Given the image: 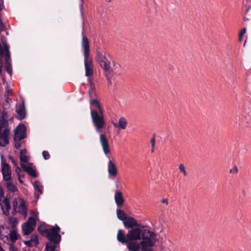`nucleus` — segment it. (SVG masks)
I'll return each instance as SVG.
<instances>
[{
    "mask_svg": "<svg viewBox=\"0 0 251 251\" xmlns=\"http://www.w3.org/2000/svg\"><path fill=\"white\" fill-rule=\"evenodd\" d=\"M123 224L126 229L130 228L127 233V237L130 241L141 240V247L152 245L157 240L156 234L145 229V226L138 224L137 220L132 217H127L123 221Z\"/></svg>",
    "mask_w": 251,
    "mask_h": 251,
    "instance_id": "obj_1",
    "label": "nucleus"
},
{
    "mask_svg": "<svg viewBox=\"0 0 251 251\" xmlns=\"http://www.w3.org/2000/svg\"><path fill=\"white\" fill-rule=\"evenodd\" d=\"M92 109L91 116L92 123L98 133L100 135V142L103 151L105 155L110 152L108 140L105 134L101 133L102 129L106 125L103 111L100 103L96 99H92L90 101Z\"/></svg>",
    "mask_w": 251,
    "mask_h": 251,
    "instance_id": "obj_2",
    "label": "nucleus"
},
{
    "mask_svg": "<svg viewBox=\"0 0 251 251\" xmlns=\"http://www.w3.org/2000/svg\"><path fill=\"white\" fill-rule=\"evenodd\" d=\"M81 41V46L84 56V66L85 75L87 77H90L93 75V65L92 59L90 57V46L88 40L86 36H83Z\"/></svg>",
    "mask_w": 251,
    "mask_h": 251,
    "instance_id": "obj_3",
    "label": "nucleus"
},
{
    "mask_svg": "<svg viewBox=\"0 0 251 251\" xmlns=\"http://www.w3.org/2000/svg\"><path fill=\"white\" fill-rule=\"evenodd\" d=\"M38 230L43 236H45L50 242L53 243H59L61 240V236L59 234L60 227L55 225L51 228H44L41 226L38 227Z\"/></svg>",
    "mask_w": 251,
    "mask_h": 251,
    "instance_id": "obj_4",
    "label": "nucleus"
},
{
    "mask_svg": "<svg viewBox=\"0 0 251 251\" xmlns=\"http://www.w3.org/2000/svg\"><path fill=\"white\" fill-rule=\"evenodd\" d=\"M117 240L122 244L126 245L127 249L130 251H139L141 244L136 241H130L127 237V234L126 235L125 232L122 230L118 231Z\"/></svg>",
    "mask_w": 251,
    "mask_h": 251,
    "instance_id": "obj_5",
    "label": "nucleus"
},
{
    "mask_svg": "<svg viewBox=\"0 0 251 251\" xmlns=\"http://www.w3.org/2000/svg\"><path fill=\"white\" fill-rule=\"evenodd\" d=\"M3 47L1 46L0 43V56L2 57L4 56L5 69L7 72L11 75L12 68L10 63V52L8 46L5 43V41L2 40Z\"/></svg>",
    "mask_w": 251,
    "mask_h": 251,
    "instance_id": "obj_6",
    "label": "nucleus"
},
{
    "mask_svg": "<svg viewBox=\"0 0 251 251\" xmlns=\"http://www.w3.org/2000/svg\"><path fill=\"white\" fill-rule=\"evenodd\" d=\"M96 59L100 66L106 72L110 70V61L105 56V53L102 50H97Z\"/></svg>",
    "mask_w": 251,
    "mask_h": 251,
    "instance_id": "obj_7",
    "label": "nucleus"
},
{
    "mask_svg": "<svg viewBox=\"0 0 251 251\" xmlns=\"http://www.w3.org/2000/svg\"><path fill=\"white\" fill-rule=\"evenodd\" d=\"M10 131L8 128L7 122L2 121L0 123V146H5L9 143L8 137Z\"/></svg>",
    "mask_w": 251,
    "mask_h": 251,
    "instance_id": "obj_8",
    "label": "nucleus"
},
{
    "mask_svg": "<svg viewBox=\"0 0 251 251\" xmlns=\"http://www.w3.org/2000/svg\"><path fill=\"white\" fill-rule=\"evenodd\" d=\"M1 171L3 179L4 181L11 180V171L9 165L4 160H2L1 163Z\"/></svg>",
    "mask_w": 251,
    "mask_h": 251,
    "instance_id": "obj_9",
    "label": "nucleus"
},
{
    "mask_svg": "<svg viewBox=\"0 0 251 251\" xmlns=\"http://www.w3.org/2000/svg\"><path fill=\"white\" fill-rule=\"evenodd\" d=\"M26 127L25 125L22 124L19 125L15 129L14 133V141H20L21 140L25 138V136Z\"/></svg>",
    "mask_w": 251,
    "mask_h": 251,
    "instance_id": "obj_10",
    "label": "nucleus"
},
{
    "mask_svg": "<svg viewBox=\"0 0 251 251\" xmlns=\"http://www.w3.org/2000/svg\"><path fill=\"white\" fill-rule=\"evenodd\" d=\"M35 224L36 222L34 218L32 217L29 218L26 224L23 226L22 227L24 235H29L34 230Z\"/></svg>",
    "mask_w": 251,
    "mask_h": 251,
    "instance_id": "obj_11",
    "label": "nucleus"
},
{
    "mask_svg": "<svg viewBox=\"0 0 251 251\" xmlns=\"http://www.w3.org/2000/svg\"><path fill=\"white\" fill-rule=\"evenodd\" d=\"M107 169L109 175L111 176L115 177L118 174V170L115 164L110 159L109 160L107 164Z\"/></svg>",
    "mask_w": 251,
    "mask_h": 251,
    "instance_id": "obj_12",
    "label": "nucleus"
},
{
    "mask_svg": "<svg viewBox=\"0 0 251 251\" xmlns=\"http://www.w3.org/2000/svg\"><path fill=\"white\" fill-rule=\"evenodd\" d=\"M21 167L24 171L27 173V174L32 177L36 178L37 176L35 168L32 167L30 165L27 166L23 163H21Z\"/></svg>",
    "mask_w": 251,
    "mask_h": 251,
    "instance_id": "obj_13",
    "label": "nucleus"
},
{
    "mask_svg": "<svg viewBox=\"0 0 251 251\" xmlns=\"http://www.w3.org/2000/svg\"><path fill=\"white\" fill-rule=\"evenodd\" d=\"M114 200L118 207L121 208L124 203V199L122 193L121 191H116L114 195Z\"/></svg>",
    "mask_w": 251,
    "mask_h": 251,
    "instance_id": "obj_14",
    "label": "nucleus"
},
{
    "mask_svg": "<svg viewBox=\"0 0 251 251\" xmlns=\"http://www.w3.org/2000/svg\"><path fill=\"white\" fill-rule=\"evenodd\" d=\"M112 67H110V70L109 71H106V72L111 74V72L115 71V74H117L118 75H120L123 73V68L119 64L113 61L112 62Z\"/></svg>",
    "mask_w": 251,
    "mask_h": 251,
    "instance_id": "obj_15",
    "label": "nucleus"
},
{
    "mask_svg": "<svg viewBox=\"0 0 251 251\" xmlns=\"http://www.w3.org/2000/svg\"><path fill=\"white\" fill-rule=\"evenodd\" d=\"M34 188L35 190V197L38 199L40 195L43 193V186L39 181L35 180L34 183Z\"/></svg>",
    "mask_w": 251,
    "mask_h": 251,
    "instance_id": "obj_16",
    "label": "nucleus"
},
{
    "mask_svg": "<svg viewBox=\"0 0 251 251\" xmlns=\"http://www.w3.org/2000/svg\"><path fill=\"white\" fill-rule=\"evenodd\" d=\"M113 126L118 128L125 129L127 126V121L124 117H121L119 119L118 123H113Z\"/></svg>",
    "mask_w": 251,
    "mask_h": 251,
    "instance_id": "obj_17",
    "label": "nucleus"
},
{
    "mask_svg": "<svg viewBox=\"0 0 251 251\" xmlns=\"http://www.w3.org/2000/svg\"><path fill=\"white\" fill-rule=\"evenodd\" d=\"M10 229L5 226H2L0 227V238L4 240L6 238V240H8V235Z\"/></svg>",
    "mask_w": 251,
    "mask_h": 251,
    "instance_id": "obj_18",
    "label": "nucleus"
},
{
    "mask_svg": "<svg viewBox=\"0 0 251 251\" xmlns=\"http://www.w3.org/2000/svg\"><path fill=\"white\" fill-rule=\"evenodd\" d=\"M0 205L3 210H5L7 211L10 208L9 201L6 198H3L2 199H0Z\"/></svg>",
    "mask_w": 251,
    "mask_h": 251,
    "instance_id": "obj_19",
    "label": "nucleus"
},
{
    "mask_svg": "<svg viewBox=\"0 0 251 251\" xmlns=\"http://www.w3.org/2000/svg\"><path fill=\"white\" fill-rule=\"evenodd\" d=\"M16 112L19 115L18 119L19 120H22L25 119V111L23 104L19 105V107L16 110Z\"/></svg>",
    "mask_w": 251,
    "mask_h": 251,
    "instance_id": "obj_20",
    "label": "nucleus"
},
{
    "mask_svg": "<svg viewBox=\"0 0 251 251\" xmlns=\"http://www.w3.org/2000/svg\"><path fill=\"white\" fill-rule=\"evenodd\" d=\"M38 243V237L36 235H32L30 240L27 241L25 242L26 245L29 247L36 246Z\"/></svg>",
    "mask_w": 251,
    "mask_h": 251,
    "instance_id": "obj_21",
    "label": "nucleus"
},
{
    "mask_svg": "<svg viewBox=\"0 0 251 251\" xmlns=\"http://www.w3.org/2000/svg\"><path fill=\"white\" fill-rule=\"evenodd\" d=\"M20 203L19 205V207L18 208V212L19 213H21L24 214H26V207L25 204V201L21 199L19 201Z\"/></svg>",
    "mask_w": 251,
    "mask_h": 251,
    "instance_id": "obj_22",
    "label": "nucleus"
},
{
    "mask_svg": "<svg viewBox=\"0 0 251 251\" xmlns=\"http://www.w3.org/2000/svg\"><path fill=\"white\" fill-rule=\"evenodd\" d=\"M26 150H21L20 151V159L22 162L26 163L28 161V158L27 156L26 155Z\"/></svg>",
    "mask_w": 251,
    "mask_h": 251,
    "instance_id": "obj_23",
    "label": "nucleus"
},
{
    "mask_svg": "<svg viewBox=\"0 0 251 251\" xmlns=\"http://www.w3.org/2000/svg\"><path fill=\"white\" fill-rule=\"evenodd\" d=\"M6 181V187L8 190L12 192H15L17 190L16 186L13 184L12 179Z\"/></svg>",
    "mask_w": 251,
    "mask_h": 251,
    "instance_id": "obj_24",
    "label": "nucleus"
},
{
    "mask_svg": "<svg viewBox=\"0 0 251 251\" xmlns=\"http://www.w3.org/2000/svg\"><path fill=\"white\" fill-rule=\"evenodd\" d=\"M8 236H9L10 241L14 243L18 239L19 235L14 230L11 231V230H10Z\"/></svg>",
    "mask_w": 251,
    "mask_h": 251,
    "instance_id": "obj_25",
    "label": "nucleus"
},
{
    "mask_svg": "<svg viewBox=\"0 0 251 251\" xmlns=\"http://www.w3.org/2000/svg\"><path fill=\"white\" fill-rule=\"evenodd\" d=\"M117 215L118 218L123 221H124L127 217L126 213L120 209L117 210Z\"/></svg>",
    "mask_w": 251,
    "mask_h": 251,
    "instance_id": "obj_26",
    "label": "nucleus"
},
{
    "mask_svg": "<svg viewBox=\"0 0 251 251\" xmlns=\"http://www.w3.org/2000/svg\"><path fill=\"white\" fill-rule=\"evenodd\" d=\"M57 243H53V242H50L46 244V250L47 251H55Z\"/></svg>",
    "mask_w": 251,
    "mask_h": 251,
    "instance_id": "obj_27",
    "label": "nucleus"
},
{
    "mask_svg": "<svg viewBox=\"0 0 251 251\" xmlns=\"http://www.w3.org/2000/svg\"><path fill=\"white\" fill-rule=\"evenodd\" d=\"M89 82L91 87L89 93L90 97L92 98L93 97V95H95V87L92 80L90 78L89 79Z\"/></svg>",
    "mask_w": 251,
    "mask_h": 251,
    "instance_id": "obj_28",
    "label": "nucleus"
},
{
    "mask_svg": "<svg viewBox=\"0 0 251 251\" xmlns=\"http://www.w3.org/2000/svg\"><path fill=\"white\" fill-rule=\"evenodd\" d=\"M179 170L181 173H183L184 176H186L187 175L185 166L183 164H180L179 165Z\"/></svg>",
    "mask_w": 251,
    "mask_h": 251,
    "instance_id": "obj_29",
    "label": "nucleus"
},
{
    "mask_svg": "<svg viewBox=\"0 0 251 251\" xmlns=\"http://www.w3.org/2000/svg\"><path fill=\"white\" fill-rule=\"evenodd\" d=\"M110 75H111V74H109L108 73L105 72V76H106L107 84L108 85H111L112 84L111 76Z\"/></svg>",
    "mask_w": 251,
    "mask_h": 251,
    "instance_id": "obj_30",
    "label": "nucleus"
},
{
    "mask_svg": "<svg viewBox=\"0 0 251 251\" xmlns=\"http://www.w3.org/2000/svg\"><path fill=\"white\" fill-rule=\"evenodd\" d=\"M155 242H153L152 245H147L144 247L145 250H143L144 248L141 247L142 251H153L151 249V247H152L155 244Z\"/></svg>",
    "mask_w": 251,
    "mask_h": 251,
    "instance_id": "obj_31",
    "label": "nucleus"
},
{
    "mask_svg": "<svg viewBox=\"0 0 251 251\" xmlns=\"http://www.w3.org/2000/svg\"><path fill=\"white\" fill-rule=\"evenodd\" d=\"M42 155L44 159L46 160L49 159L50 157V155L47 151H43L42 152Z\"/></svg>",
    "mask_w": 251,
    "mask_h": 251,
    "instance_id": "obj_32",
    "label": "nucleus"
},
{
    "mask_svg": "<svg viewBox=\"0 0 251 251\" xmlns=\"http://www.w3.org/2000/svg\"><path fill=\"white\" fill-rule=\"evenodd\" d=\"M155 142V138L154 137L152 138L151 139V147H153V148H154Z\"/></svg>",
    "mask_w": 251,
    "mask_h": 251,
    "instance_id": "obj_33",
    "label": "nucleus"
},
{
    "mask_svg": "<svg viewBox=\"0 0 251 251\" xmlns=\"http://www.w3.org/2000/svg\"><path fill=\"white\" fill-rule=\"evenodd\" d=\"M15 142V147L19 149L21 147V144L19 143V141H14Z\"/></svg>",
    "mask_w": 251,
    "mask_h": 251,
    "instance_id": "obj_34",
    "label": "nucleus"
},
{
    "mask_svg": "<svg viewBox=\"0 0 251 251\" xmlns=\"http://www.w3.org/2000/svg\"><path fill=\"white\" fill-rule=\"evenodd\" d=\"M246 29L245 27L243 28L242 30L240 31V35H241V36H244V34L246 33Z\"/></svg>",
    "mask_w": 251,
    "mask_h": 251,
    "instance_id": "obj_35",
    "label": "nucleus"
},
{
    "mask_svg": "<svg viewBox=\"0 0 251 251\" xmlns=\"http://www.w3.org/2000/svg\"><path fill=\"white\" fill-rule=\"evenodd\" d=\"M3 8V0H0V11Z\"/></svg>",
    "mask_w": 251,
    "mask_h": 251,
    "instance_id": "obj_36",
    "label": "nucleus"
},
{
    "mask_svg": "<svg viewBox=\"0 0 251 251\" xmlns=\"http://www.w3.org/2000/svg\"><path fill=\"white\" fill-rule=\"evenodd\" d=\"M161 201L163 203H166L167 205L168 204L167 199H164L162 200Z\"/></svg>",
    "mask_w": 251,
    "mask_h": 251,
    "instance_id": "obj_37",
    "label": "nucleus"
},
{
    "mask_svg": "<svg viewBox=\"0 0 251 251\" xmlns=\"http://www.w3.org/2000/svg\"><path fill=\"white\" fill-rule=\"evenodd\" d=\"M2 67V63H1V59H0V74L1 73Z\"/></svg>",
    "mask_w": 251,
    "mask_h": 251,
    "instance_id": "obj_38",
    "label": "nucleus"
},
{
    "mask_svg": "<svg viewBox=\"0 0 251 251\" xmlns=\"http://www.w3.org/2000/svg\"><path fill=\"white\" fill-rule=\"evenodd\" d=\"M243 36H241V35H239V41H242V40H243Z\"/></svg>",
    "mask_w": 251,
    "mask_h": 251,
    "instance_id": "obj_39",
    "label": "nucleus"
},
{
    "mask_svg": "<svg viewBox=\"0 0 251 251\" xmlns=\"http://www.w3.org/2000/svg\"><path fill=\"white\" fill-rule=\"evenodd\" d=\"M10 159H11V161H12V162L16 165V162L15 161V160L13 159V158L12 157H10Z\"/></svg>",
    "mask_w": 251,
    "mask_h": 251,
    "instance_id": "obj_40",
    "label": "nucleus"
},
{
    "mask_svg": "<svg viewBox=\"0 0 251 251\" xmlns=\"http://www.w3.org/2000/svg\"><path fill=\"white\" fill-rule=\"evenodd\" d=\"M18 179L19 180V182L21 183H23V181L20 179V177L19 176V177L18 178Z\"/></svg>",
    "mask_w": 251,
    "mask_h": 251,
    "instance_id": "obj_41",
    "label": "nucleus"
},
{
    "mask_svg": "<svg viewBox=\"0 0 251 251\" xmlns=\"http://www.w3.org/2000/svg\"><path fill=\"white\" fill-rule=\"evenodd\" d=\"M249 20V19L248 18H246V17H244V21H248Z\"/></svg>",
    "mask_w": 251,
    "mask_h": 251,
    "instance_id": "obj_42",
    "label": "nucleus"
},
{
    "mask_svg": "<svg viewBox=\"0 0 251 251\" xmlns=\"http://www.w3.org/2000/svg\"><path fill=\"white\" fill-rule=\"evenodd\" d=\"M154 148H153V147H151V152H153L154 151Z\"/></svg>",
    "mask_w": 251,
    "mask_h": 251,
    "instance_id": "obj_43",
    "label": "nucleus"
},
{
    "mask_svg": "<svg viewBox=\"0 0 251 251\" xmlns=\"http://www.w3.org/2000/svg\"><path fill=\"white\" fill-rule=\"evenodd\" d=\"M0 251H4L3 249L0 246Z\"/></svg>",
    "mask_w": 251,
    "mask_h": 251,
    "instance_id": "obj_44",
    "label": "nucleus"
},
{
    "mask_svg": "<svg viewBox=\"0 0 251 251\" xmlns=\"http://www.w3.org/2000/svg\"><path fill=\"white\" fill-rule=\"evenodd\" d=\"M245 45H246V40H245L244 43V46H245Z\"/></svg>",
    "mask_w": 251,
    "mask_h": 251,
    "instance_id": "obj_45",
    "label": "nucleus"
},
{
    "mask_svg": "<svg viewBox=\"0 0 251 251\" xmlns=\"http://www.w3.org/2000/svg\"><path fill=\"white\" fill-rule=\"evenodd\" d=\"M14 209L16 210V207L15 205H14Z\"/></svg>",
    "mask_w": 251,
    "mask_h": 251,
    "instance_id": "obj_46",
    "label": "nucleus"
},
{
    "mask_svg": "<svg viewBox=\"0 0 251 251\" xmlns=\"http://www.w3.org/2000/svg\"><path fill=\"white\" fill-rule=\"evenodd\" d=\"M24 251H26V250H24Z\"/></svg>",
    "mask_w": 251,
    "mask_h": 251,
    "instance_id": "obj_47",
    "label": "nucleus"
}]
</instances>
